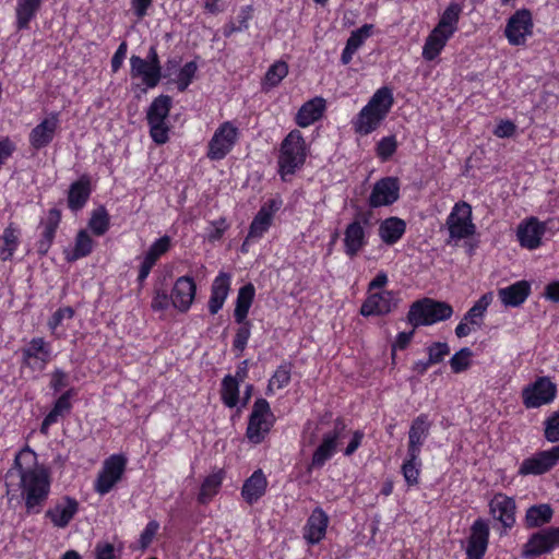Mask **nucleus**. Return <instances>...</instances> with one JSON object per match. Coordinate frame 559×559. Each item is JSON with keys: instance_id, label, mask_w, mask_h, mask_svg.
<instances>
[{"instance_id": "f257e3e1", "label": "nucleus", "mask_w": 559, "mask_h": 559, "mask_svg": "<svg viewBox=\"0 0 559 559\" xmlns=\"http://www.w3.org/2000/svg\"><path fill=\"white\" fill-rule=\"evenodd\" d=\"M20 477V486L25 498L27 512L38 513L47 500L50 481L47 472L36 464V454L29 449L22 450L14 460V466L8 472Z\"/></svg>"}, {"instance_id": "f03ea898", "label": "nucleus", "mask_w": 559, "mask_h": 559, "mask_svg": "<svg viewBox=\"0 0 559 559\" xmlns=\"http://www.w3.org/2000/svg\"><path fill=\"white\" fill-rule=\"evenodd\" d=\"M393 102V94L389 87L379 88L354 121L355 131L367 135L378 129L388 116Z\"/></svg>"}, {"instance_id": "7ed1b4c3", "label": "nucleus", "mask_w": 559, "mask_h": 559, "mask_svg": "<svg viewBox=\"0 0 559 559\" xmlns=\"http://www.w3.org/2000/svg\"><path fill=\"white\" fill-rule=\"evenodd\" d=\"M453 314V308L445 301L431 298H423L414 301L407 313V322L417 329L423 325H431L439 321H445Z\"/></svg>"}, {"instance_id": "20e7f679", "label": "nucleus", "mask_w": 559, "mask_h": 559, "mask_svg": "<svg viewBox=\"0 0 559 559\" xmlns=\"http://www.w3.org/2000/svg\"><path fill=\"white\" fill-rule=\"evenodd\" d=\"M373 213L371 210H357L353 221L344 230V252L354 259L367 245L368 229L372 227Z\"/></svg>"}, {"instance_id": "39448f33", "label": "nucleus", "mask_w": 559, "mask_h": 559, "mask_svg": "<svg viewBox=\"0 0 559 559\" xmlns=\"http://www.w3.org/2000/svg\"><path fill=\"white\" fill-rule=\"evenodd\" d=\"M306 160V143L299 130L290 131L281 144L278 167L282 178L294 175Z\"/></svg>"}, {"instance_id": "423d86ee", "label": "nucleus", "mask_w": 559, "mask_h": 559, "mask_svg": "<svg viewBox=\"0 0 559 559\" xmlns=\"http://www.w3.org/2000/svg\"><path fill=\"white\" fill-rule=\"evenodd\" d=\"M274 416L265 399H258L249 417L246 436L253 443H260L273 425Z\"/></svg>"}, {"instance_id": "0eeeda50", "label": "nucleus", "mask_w": 559, "mask_h": 559, "mask_svg": "<svg viewBox=\"0 0 559 559\" xmlns=\"http://www.w3.org/2000/svg\"><path fill=\"white\" fill-rule=\"evenodd\" d=\"M127 457L122 454H112L107 457L94 484L97 493L104 496L108 493L124 474Z\"/></svg>"}, {"instance_id": "6e6552de", "label": "nucleus", "mask_w": 559, "mask_h": 559, "mask_svg": "<svg viewBox=\"0 0 559 559\" xmlns=\"http://www.w3.org/2000/svg\"><path fill=\"white\" fill-rule=\"evenodd\" d=\"M557 394V385L548 377H538L522 390V401L526 408H538L550 404Z\"/></svg>"}, {"instance_id": "1a4fd4ad", "label": "nucleus", "mask_w": 559, "mask_h": 559, "mask_svg": "<svg viewBox=\"0 0 559 559\" xmlns=\"http://www.w3.org/2000/svg\"><path fill=\"white\" fill-rule=\"evenodd\" d=\"M237 139L238 129L229 121L223 122L209 142L206 156L211 160L223 159L233 150Z\"/></svg>"}, {"instance_id": "9d476101", "label": "nucleus", "mask_w": 559, "mask_h": 559, "mask_svg": "<svg viewBox=\"0 0 559 559\" xmlns=\"http://www.w3.org/2000/svg\"><path fill=\"white\" fill-rule=\"evenodd\" d=\"M447 226L451 238L463 239L475 233L472 222V207L466 202L456 203L447 218Z\"/></svg>"}, {"instance_id": "9b49d317", "label": "nucleus", "mask_w": 559, "mask_h": 559, "mask_svg": "<svg viewBox=\"0 0 559 559\" xmlns=\"http://www.w3.org/2000/svg\"><path fill=\"white\" fill-rule=\"evenodd\" d=\"M559 546V526L548 527L534 533L523 546L524 558H535L550 552Z\"/></svg>"}, {"instance_id": "f8f14e48", "label": "nucleus", "mask_w": 559, "mask_h": 559, "mask_svg": "<svg viewBox=\"0 0 559 559\" xmlns=\"http://www.w3.org/2000/svg\"><path fill=\"white\" fill-rule=\"evenodd\" d=\"M559 462V444L549 450L535 453L525 459L518 471L521 476L543 475L555 467Z\"/></svg>"}, {"instance_id": "ddd939ff", "label": "nucleus", "mask_w": 559, "mask_h": 559, "mask_svg": "<svg viewBox=\"0 0 559 559\" xmlns=\"http://www.w3.org/2000/svg\"><path fill=\"white\" fill-rule=\"evenodd\" d=\"M345 427L344 420H335L333 430L323 436L322 442L314 451L311 463L308 467L309 471L312 468H321L325 462L333 456L336 450L337 440L343 437Z\"/></svg>"}, {"instance_id": "4468645a", "label": "nucleus", "mask_w": 559, "mask_h": 559, "mask_svg": "<svg viewBox=\"0 0 559 559\" xmlns=\"http://www.w3.org/2000/svg\"><path fill=\"white\" fill-rule=\"evenodd\" d=\"M532 14L528 10L522 9L508 20L504 35L511 45L521 46L525 44L526 36L532 34Z\"/></svg>"}, {"instance_id": "2eb2a0df", "label": "nucleus", "mask_w": 559, "mask_h": 559, "mask_svg": "<svg viewBox=\"0 0 559 559\" xmlns=\"http://www.w3.org/2000/svg\"><path fill=\"white\" fill-rule=\"evenodd\" d=\"M400 198V180L396 177H384L378 180L369 195L368 203L372 209L388 206Z\"/></svg>"}, {"instance_id": "dca6fc26", "label": "nucleus", "mask_w": 559, "mask_h": 559, "mask_svg": "<svg viewBox=\"0 0 559 559\" xmlns=\"http://www.w3.org/2000/svg\"><path fill=\"white\" fill-rule=\"evenodd\" d=\"M489 525L484 519H477L471 526L467 539L466 559H483L489 544Z\"/></svg>"}, {"instance_id": "f3484780", "label": "nucleus", "mask_w": 559, "mask_h": 559, "mask_svg": "<svg viewBox=\"0 0 559 559\" xmlns=\"http://www.w3.org/2000/svg\"><path fill=\"white\" fill-rule=\"evenodd\" d=\"M21 352L22 364L34 370H43L50 359L49 344L43 337L33 338Z\"/></svg>"}, {"instance_id": "a211bd4d", "label": "nucleus", "mask_w": 559, "mask_h": 559, "mask_svg": "<svg viewBox=\"0 0 559 559\" xmlns=\"http://www.w3.org/2000/svg\"><path fill=\"white\" fill-rule=\"evenodd\" d=\"M397 307V299L393 292L383 290L371 294L360 307V313L364 317L383 316L393 311Z\"/></svg>"}, {"instance_id": "6ab92c4d", "label": "nucleus", "mask_w": 559, "mask_h": 559, "mask_svg": "<svg viewBox=\"0 0 559 559\" xmlns=\"http://www.w3.org/2000/svg\"><path fill=\"white\" fill-rule=\"evenodd\" d=\"M546 231V225L536 217L523 221L516 229V237L523 248L533 250L540 246L542 237Z\"/></svg>"}, {"instance_id": "aec40b11", "label": "nucleus", "mask_w": 559, "mask_h": 559, "mask_svg": "<svg viewBox=\"0 0 559 559\" xmlns=\"http://www.w3.org/2000/svg\"><path fill=\"white\" fill-rule=\"evenodd\" d=\"M432 423L427 414H420L412 420L408 431L407 454L411 456L420 455L421 447L429 436Z\"/></svg>"}, {"instance_id": "412c9836", "label": "nucleus", "mask_w": 559, "mask_h": 559, "mask_svg": "<svg viewBox=\"0 0 559 559\" xmlns=\"http://www.w3.org/2000/svg\"><path fill=\"white\" fill-rule=\"evenodd\" d=\"M59 127V114L51 112L40 123H38L29 133V144L35 150L46 147L55 138Z\"/></svg>"}, {"instance_id": "4be33fe9", "label": "nucleus", "mask_w": 559, "mask_h": 559, "mask_svg": "<svg viewBox=\"0 0 559 559\" xmlns=\"http://www.w3.org/2000/svg\"><path fill=\"white\" fill-rule=\"evenodd\" d=\"M79 511V502L69 496L62 497L45 515L53 526L64 528Z\"/></svg>"}, {"instance_id": "5701e85b", "label": "nucleus", "mask_w": 559, "mask_h": 559, "mask_svg": "<svg viewBox=\"0 0 559 559\" xmlns=\"http://www.w3.org/2000/svg\"><path fill=\"white\" fill-rule=\"evenodd\" d=\"M197 286L192 277L181 276L175 282L171 305L181 312L187 311L194 299Z\"/></svg>"}, {"instance_id": "b1692460", "label": "nucleus", "mask_w": 559, "mask_h": 559, "mask_svg": "<svg viewBox=\"0 0 559 559\" xmlns=\"http://www.w3.org/2000/svg\"><path fill=\"white\" fill-rule=\"evenodd\" d=\"M329 516L322 508L317 507L307 520L304 528V538L310 545L319 544L326 533Z\"/></svg>"}, {"instance_id": "393cba45", "label": "nucleus", "mask_w": 559, "mask_h": 559, "mask_svg": "<svg viewBox=\"0 0 559 559\" xmlns=\"http://www.w3.org/2000/svg\"><path fill=\"white\" fill-rule=\"evenodd\" d=\"M490 513L500 521L504 528L515 523V501L502 493H497L489 502Z\"/></svg>"}, {"instance_id": "a878e982", "label": "nucleus", "mask_w": 559, "mask_h": 559, "mask_svg": "<svg viewBox=\"0 0 559 559\" xmlns=\"http://www.w3.org/2000/svg\"><path fill=\"white\" fill-rule=\"evenodd\" d=\"M130 75L131 78H141L143 84L147 88H154L158 85L162 73H158L153 69V66H151L146 60L143 58L133 55L130 58Z\"/></svg>"}, {"instance_id": "bb28decb", "label": "nucleus", "mask_w": 559, "mask_h": 559, "mask_svg": "<svg viewBox=\"0 0 559 559\" xmlns=\"http://www.w3.org/2000/svg\"><path fill=\"white\" fill-rule=\"evenodd\" d=\"M230 289V275L221 272L213 281L211 287V297L209 300V311L216 314L222 308Z\"/></svg>"}, {"instance_id": "cd10ccee", "label": "nucleus", "mask_w": 559, "mask_h": 559, "mask_svg": "<svg viewBox=\"0 0 559 559\" xmlns=\"http://www.w3.org/2000/svg\"><path fill=\"white\" fill-rule=\"evenodd\" d=\"M266 487V477L261 469H257L245 480L241 488V496L247 503L253 504L265 493Z\"/></svg>"}, {"instance_id": "c85d7f7f", "label": "nucleus", "mask_w": 559, "mask_h": 559, "mask_svg": "<svg viewBox=\"0 0 559 559\" xmlns=\"http://www.w3.org/2000/svg\"><path fill=\"white\" fill-rule=\"evenodd\" d=\"M531 293V285L526 281H519L508 287L500 288L498 295L504 306L519 307Z\"/></svg>"}, {"instance_id": "c756f323", "label": "nucleus", "mask_w": 559, "mask_h": 559, "mask_svg": "<svg viewBox=\"0 0 559 559\" xmlns=\"http://www.w3.org/2000/svg\"><path fill=\"white\" fill-rule=\"evenodd\" d=\"M91 194L90 177L83 175L79 180L74 181L68 192V206L72 211L81 210L87 202Z\"/></svg>"}, {"instance_id": "7c9ffc66", "label": "nucleus", "mask_w": 559, "mask_h": 559, "mask_svg": "<svg viewBox=\"0 0 559 559\" xmlns=\"http://www.w3.org/2000/svg\"><path fill=\"white\" fill-rule=\"evenodd\" d=\"M325 109V100L321 97H314L305 103L296 115V123L306 128L319 120Z\"/></svg>"}, {"instance_id": "2f4dec72", "label": "nucleus", "mask_w": 559, "mask_h": 559, "mask_svg": "<svg viewBox=\"0 0 559 559\" xmlns=\"http://www.w3.org/2000/svg\"><path fill=\"white\" fill-rule=\"evenodd\" d=\"M406 223L400 217L391 216L381 222L379 236L389 246L396 243L405 234Z\"/></svg>"}, {"instance_id": "473e14b6", "label": "nucleus", "mask_w": 559, "mask_h": 559, "mask_svg": "<svg viewBox=\"0 0 559 559\" xmlns=\"http://www.w3.org/2000/svg\"><path fill=\"white\" fill-rule=\"evenodd\" d=\"M274 201H270V204L263 205L253 221L250 224L247 239H255L262 237V235L270 228L273 218V205Z\"/></svg>"}, {"instance_id": "72a5a7b5", "label": "nucleus", "mask_w": 559, "mask_h": 559, "mask_svg": "<svg viewBox=\"0 0 559 559\" xmlns=\"http://www.w3.org/2000/svg\"><path fill=\"white\" fill-rule=\"evenodd\" d=\"M451 37V35H447L443 31L435 27L426 38L423 47V58L427 61L436 59Z\"/></svg>"}, {"instance_id": "f704fd0d", "label": "nucleus", "mask_w": 559, "mask_h": 559, "mask_svg": "<svg viewBox=\"0 0 559 559\" xmlns=\"http://www.w3.org/2000/svg\"><path fill=\"white\" fill-rule=\"evenodd\" d=\"M254 286L251 283L240 287L234 310V317L237 323L247 321L246 319L254 298Z\"/></svg>"}, {"instance_id": "c9c22d12", "label": "nucleus", "mask_w": 559, "mask_h": 559, "mask_svg": "<svg viewBox=\"0 0 559 559\" xmlns=\"http://www.w3.org/2000/svg\"><path fill=\"white\" fill-rule=\"evenodd\" d=\"M554 511L549 504H536L527 509L525 514L526 528L540 527L548 524L552 519Z\"/></svg>"}, {"instance_id": "e433bc0d", "label": "nucleus", "mask_w": 559, "mask_h": 559, "mask_svg": "<svg viewBox=\"0 0 559 559\" xmlns=\"http://www.w3.org/2000/svg\"><path fill=\"white\" fill-rule=\"evenodd\" d=\"M41 0H19L15 9L17 29H26L40 9Z\"/></svg>"}, {"instance_id": "4c0bfd02", "label": "nucleus", "mask_w": 559, "mask_h": 559, "mask_svg": "<svg viewBox=\"0 0 559 559\" xmlns=\"http://www.w3.org/2000/svg\"><path fill=\"white\" fill-rule=\"evenodd\" d=\"M462 13V5L452 2L448 5V8L442 13L439 23L436 25V28L443 31L447 35L453 36V34L457 29V23L460 20V15Z\"/></svg>"}, {"instance_id": "58836bf2", "label": "nucleus", "mask_w": 559, "mask_h": 559, "mask_svg": "<svg viewBox=\"0 0 559 559\" xmlns=\"http://www.w3.org/2000/svg\"><path fill=\"white\" fill-rule=\"evenodd\" d=\"M94 241L86 230L82 229L78 233L75 245L72 251H66V260L74 262L81 258L88 255L93 250Z\"/></svg>"}, {"instance_id": "ea45409f", "label": "nucleus", "mask_w": 559, "mask_h": 559, "mask_svg": "<svg viewBox=\"0 0 559 559\" xmlns=\"http://www.w3.org/2000/svg\"><path fill=\"white\" fill-rule=\"evenodd\" d=\"M171 108V97L168 95H160L156 97L150 105L146 112L147 122L151 121H166Z\"/></svg>"}, {"instance_id": "a19ab883", "label": "nucleus", "mask_w": 559, "mask_h": 559, "mask_svg": "<svg viewBox=\"0 0 559 559\" xmlns=\"http://www.w3.org/2000/svg\"><path fill=\"white\" fill-rule=\"evenodd\" d=\"M493 299L491 292L484 294L474 306L465 313L464 321H467L471 325L479 328L481 325V319Z\"/></svg>"}, {"instance_id": "79ce46f5", "label": "nucleus", "mask_w": 559, "mask_h": 559, "mask_svg": "<svg viewBox=\"0 0 559 559\" xmlns=\"http://www.w3.org/2000/svg\"><path fill=\"white\" fill-rule=\"evenodd\" d=\"M223 476L221 473L209 475L202 483L201 490L198 497L200 503H206L213 496H215L222 485Z\"/></svg>"}, {"instance_id": "37998d69", "label": "nucleus", "mask_w": 559, "mask_h": 559, "mask_svg": "<svg viewBox=\"0 0 559 559\" xmlns=\"http://www.w3.org/2000/svg\"><path fill=\"white\" fill-rule=\"evenodd\" d=\"M222 399L226 406L235 407L239 399V382L231 376H226L222 384Z\"/></svg>"}, {"instance_id": "c03bdc74", "label": "nucleus", "mask_w": 559, "mask_h": 559, "mask_svg": "<svg viewBox=\"0 0 559 559\" xmlns=\"http://www.w3.org/2000/svg\"><path fill=\"white\" fill-rule=\"evenodd\" d=\"M420 460L419 455H415L414 457L407 454V459L402 465V474L404 479L408 486H415L418 484V478L420 474Z\"/></svg>"}, {"instance_id": "a18cd8bd", "label": "nucleus", "mask_w": 559, "mask_h": 559, "mask_svg": "<svg viewBox=\"0 0 559 559\" xmlns=\"http://www.w3.org/2000/svg\"><path fill=\"white\" fill-rule=\"evenodd\" d=\"M88 227L96 236H103L109 228V215L104 206L96 209L90 218Z\"/></svg>"}, {"instance_id": "49530a36", "label": "nucleus", "mask_w": 559, "mask_h": 559, "mask_svg": "<svg viewBox=\"0 0 559 559\" xmlns=\"http://www.w3.org/2000/svg\"><path fill=\"white\" fill-rule=\"evenodd\" d=\"M253 13V9L251 5H247L241 8L238 15L236 16V21L231 22L225 29V36H229L235 32H241L248 28V22L251 20Z\"/></svg>"}, {"instance_id": "de8ad7c7", "label": "nucleus", "mask_w": 559, "mask_h": 559, "mask_svg": "<svg viewBox=\"0 0 559 559\" xmlns=\"http://www.w3.org/2000/svg\"><path fill=\"white\" fill-rule=\"evenodd\" d=\"M288 66L284 61H276L265 73V84L274 87L287 75Z\"/></svg>"}, {"instance_id": "09e8293b", "label": "nucleus", "mask_w": 559, "mask_h": 559, "mask_svg": "<svg viewBox=\"0 0 559 559\" xmlns=\"http://www.w3.org/2000/svg\"><path fill=\"white\" fill-rule=\"evenodd\" d=\"M74 391L73 389L68 390L61 396L56 401L52 409L48 413L49 414V420L55 418L58 421V418L61 416H64L66 414L70 413L71 411V402L70 399L73 395Z\"/></svg>"}, {"instance_id": "8fccbe9b", "label": "nucleus", "mask_w": 559, "mask_h": 559, "mask_svg": "<svg viewBox=\"0 0 559 559\" xmlns=\"http://www.w3.org/2000/svg\"><path fill=\"white\" fill-rule=\"evenodd\" d=\"M292 369L290 366L285 364L281 365L269 381L267 391L271 392L274 388L282 389L290 381Z\"/></svg>"}, {"instance_id": "3c124183", "label": "nucleus", "mask_w": 559, "mask_h": 559, "mask_svg": "<svg viewBox=\"0 0 559 559\" xmlns=\"http://www.w3.org/2000/svg\"><path fill=\"white\" fill-rule=\"evenodd\" d=\"M472 350L464 347L455 353L450 359V366L453 372L459 373L466 370L471 365Z\"/></svg>"}, {"instance_id": "603ef678", "label": "nucleus", "mask_w": 559, "mask_h": 559, "mask_svg": "<svg viewBox=\"0 0 559 559\" xmlns=\"http://www.w3.org/2000/svg\"><path fill=\"white\" fill-rule=\"evenodd\" d=\"M198 66L194 61L187 62L179 71L177 76V87L180 92H185L191 84Z\"/></svg>"}, {"instance_id": "864d4df0", "label": "nucleus", "mask_w": 559, "mask_h": 559, "mask_svg": "<svg viewBox=\"0 0 559 559\" xmlns=\"http://www.w3.org/2000/svg\"><path fill=\"white\" fill-rule=\"evenodd\" d=\"M170 248V237L163 236L152 243L145 257L151 261L155 262L159 259L160 255L166 253Z\"/></svg>"}, {"instance_id": "5fc2aeb1", "label": "nucleus", "mask_w": 559, "mask_h": 559, "mask_svg": "<svg viewBox=\"0 0 559 559\" xmlns=\"http://www.w3.org/2000/svg\"><path fill=\"white\" fill-rule=\"evenodd\" d=\"M147 123L150 126V134L153 141L156 144H165L169 139V128L166 121H151Z\"/></svg>"}, {"instance_id": "6e6d98bb", "label": "nucleus", "mask_w": 559, "mask_h": 559, "mask_svg": "<svg viewBox=\"0 0 559 559\" xmlns=\"http://www.w3.org/2000/svg\"><path fill=\"white\" fill-rule=\"evenodd\" d=\"M544 436L549 442H559V412H555L545 420Z\"/></svg>"}, {"instance_id": "4d7b16f0", "label": "nucleus", "mask_w": 559, "mask_h": 559, "mask_svg": "<svg viewBox=\"0 0 559 559\" xmlns=\"http://www.w3.org/2000/svg\"><path fill=\"white\" fill-rule=\"evenodd\" d=\"M371 25L365 24L360 28L354 31L347 39L346 46L357 51V49L364 44L365 39L370 36Z\"/></svg>"}, {"instance_id": "13d9d810", "label": "nucleus", "mask_w": 559, "mask_h": 559, "mask_svg": "<svg viewBox=\"0 0 559 559\" xmlns=\"http://www.w3.org/2000/svg\"><path fill=\"white\" fill-rule=\"evenodd\" d=\"M428 359L432 365L441 362L447 355L450 353V347L447 343L436 342L432 343L428 348Z\"/></svg>"}, {"instance_id": "bf43d9fd", "label": "nucleus", "mask_w": 559, "mask_h": 559, "mask_svg": "<svg viewBox=\"0 0 559 559\" xmlns=\"http://www.w3.org/2000/svg\"><path fill=\"white\" fill-rule=\"evenodd\" d=\"M60 221L61 212L58 209H51L48 212L47 218L44 222H41V225L44 227L43 234L55 238Z\"/></svg>"}, {"instance_id": "052dcab7", "label": "nucleus", "mask_w": 559, "mask_h": 559, "mask_svg": "<svg viewBox=\"0 0 559 559\" xmlns=\"http://www.w3.org/2000/svg\"><path fill=\"white\" fill-rule=\"evenodd\" d=\"M396 146H397V143L393 135L385 136V138L381 139L380 142L378 143L377 154L383 160H386L395 153Z\"/></svg>"}, {"instance_id": "680f3d73", "label": "nucleus", "mask_w": 559, "mask_h": 559, "mask_svg": "<svg viewBox=\"0 0 559 559\" xmlns=\"http://www.w3.org/2000/svg\"><path fill=\"white\" fill-rule=\"evenodd\" d=\"M241 326L237 330L235 340H234V348L243 352V349L247 346V342L250 337V322L245 321L243 323H240Z\"/></svg>"}, {"instance_id": "e2e57ef3", "label": "nucleus", "mask_w": 559, "mask_h": 559, "mask_svg": "<svg viewBox=\"0 0 559 559\" xmlns=\"http://www.w3.org/2000/svg\"><path fill=\"white\" fill-rule=\"evenodd\" d=\"M74 316V310L71 307L59 308L49 319L48 326L53 331L61 323L63 319H72Z\"/></svg>"}, {"instance_id": "0e129e2a", "label": "nucleus", "mask_w": 559, "mask_h": 559, "mask_svg": "<svg viewBox=\"0 0 559 559\" xmlns=\"http://www.w3.org/2000/svg\"><path fill=\"white\" fill-rule=\"evenodd\" d=\"M171 304V296L169 297L164 289H156L152 300V309L155 311L166 310Z\"/></svg>"}, {"instance_id": "69168bd1", "label": "nucleus", "mask_w": 559, "mask_h": 559, "mask_svg": "<svg viewBox=\"0 0 559 559\" xmlns=\"http://www.w3.org/2000/svg\"><path fill=\"white\" fill-rule=\"evenodd\" d=\"M158 528L159 524L156 521H150L147 523L146 527L144 528L140 536V545L142 549H145L150 546Z\"/></svg>"}, {"instance_id": "338daca9", "label": "nucleus", "mask_w": 559, "mask_h": 559, "mask_svg": "<svg viewBox=\"0 0 559 559\" xmlns=\"http://www.w3.org/2000/svg\"><path fill=\"white\" fill-rule=\"evenodd\" d=\"M415 330L416 329L413 328V330L409 332H400L397 334L395 342L392 345V357L393 358H394L396 349L403 350L409 345V343L412 342V340L414 337Z\"/></svg>"}, {"instance_id": "774afa93", "label": "nucleus", "mask_w": 559, "mask_h": 559, "mask_svg": "<svg viewBox=\"0 0 559 559\" xmlns=\"http://www.w3.org/2000/svg\"><path fill=\"white\" fill-rule=\"evenodd\" d=\"M96 559H116L115 547L110 543H98L95 547Z\"/></svg>"}]
</instances>
